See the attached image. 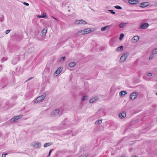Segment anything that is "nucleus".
<instances>
[{
  "label": "nucleus",
  "instance_id": "obj_30",
  "mask_svg": "<svg viewBox=\"0 0 157 157\" xmlns=\"http://www.w3.org/2000/svg\"><path fill=\"white\" fill-rule=\"evenodd\" d=\"M154 57V55L152 53L150 56L149 57V59L151 60V59H152Z\"/></svg>",
  "mask_w": 157,
  "mask_h": 157
},
{
  "label": "nucleus",
  "instance_id": "obj_43",
  "mask_svg": "<svg viewBox=\"0 0 157 157\" xmlns=\"http://www.w3.org/2000/svg\"><path fill=\"white\" fill-rule=\"evenodd\" d=\"M53 19H55L56 21L57 22H58V20L55 17H53Z\"/></svg>",
  "mask_w": 157,
  "mask_h": 157
},
{
  "label": "nucleus",
  "instance_id": "obj_17",
  "mask_svg": "<svg viewBox=\"0 0 157 157\" xmlns=\"http://www.w3.org/2000/svg\"><path fill=\"white\" fill-rule=\"evenodd\" d=\"M34 50V47H31L28 50V52L29 53H32L33 52Z\"/></svg>",
  "mask_w": 157,
  "mask_h": 157
},
{
  "label": "nucleus",
  "instance_id": "obj_32",
  "mask_svg": "<svg viewBox=\"0 0 157 157\" xmlns=\"http://www.w3.org/2000/svg\"><path fill=\"white\" fill-rule=\"evenodd\" d=\"M143 78L146 80L148 81L150 80V78H149L145 76H143Z\"/></svg>",
  "mask_w": 157,
  "mask_h": 157
},
{
  "label": "nucleus",
  "instance_id": "obj_22",
  "mask_svg": "<svg viewBox=\"0 0 157 157\" xmlns=\"http://www.w3.org/2000/svg\"><path fill=\"white\" fill-rule=\"evenodd\" d=\"M123 49V46H121L120 47H118L117 50V52L121 51Z\"/></svg>",
  "mask_w": 157,
  "mask_h": 157
},
{
  "label": "nucleus",
  "instance_id": "obj_47",
  "mask_svg": "<svg viewBox=\"0 0 157 157\" xmlns=\"http://www.w3.org/2000/svg\"><path fill=\"white\" fill-rule=\"evenodd\" d=\"M32 78H29L28 80H30Z\"/></svg>",
  "mask_w": 157,
  "mask_h": 157
},
{
  "label": "nucleus",
  "instance_id": "obj_33",
  "mask_svg": "<svg viewBox=\"0 0 157 157\" xmlns=\"http://www.w3.org/2000/svg\"><path fill=\"white\" fill-rule=\"evenodd\" d=\"M42 17L43 18H47V17L46 16V14L45 13H43Z\"/></svg>",
  "mask_w": 157,
  "mask_h": 157
},
{
  "label": "nucleus",
  "instance_id": "obj_37",
  "mask_svg": "<svg viewBox=\"0 0 157 157\" xmlns=\"http://www.w3.org/2000/svg\"><path fill=\"white\" fill-rule=\"evenodd\" d=\"M65 59L66 58L65 57H63L61 58L60 60L61 61H64Z\"/></svg>",
  "mask_w": 157,
  "mask_h": 157
},
{
  "label": "nucleus",
  "instance_id": "obj_20",
  "mask_svg": "<svg viewBox=\"0 0 157 157\" xmlns=\"http://www.w3.org/2000/svg\"><path fill=\"white\" fill-rule=\"evenodd\" d=\"M76 64L75 62H71L69 64V66L71 67H72L75 66Z\"/></svg>",
  "mask_w": 157,
  "mask_h": 157
},
{
  "label": "nucleus",
  "instance_id": "obj_27",
  "mask_svg": "<svg viewBox=\"0 0 157 157\" xmlns=\"http://www.w3.org/2000/svg\"><path fill=\"white\" fill-rule=\"evenodd\" d=\"M4 17L2 15H0V21H3L4 20Z\"/></svg>",
  "mask_w": 157,
  "mask_h": 157
},
{
  "label": "nucleus",
  "instance_id": "obj_15",
  "mask_svg": "<svg viewBox=\"0 0 157 157\" xmlns=\"http://www.w3.org/2000/svg\"><path fill=\"white\" fill-rule=\"evenodd\" d=\"M127 94V92L126 91H122L120 92L119 95L120 96L123 97L124 96Z\"/></svg>",
  "mask_w": 157,
  "mask_h": 157
},
{
  "label": "nucleus",
  "instance_id": "obj_9",
  "mask_svg": "<svg viewBox=\"0 0 157 157\" xmlns=\"http://www.w3.org/2000/svg\"><path fill=\"white\" fill-rule=\"evenodd\" d=\"M137 94L136 93H132L130 96V98L131 99L134 100L137 97Z\"/></svg>",
  "mask_w": 157,
  "mask_h": 157
},
{
  "label": "nucleus",
  "instance_id": "obj_42",
  "mask_svg": "<svg viewBox=\"0 0 157 157\" xmlns=\"http://www.w3.org/2000/svg\"><path fill=\"white\" fill-rule=\"evenodd\" d=\"M37 17L38 18H42V16L38 15L37 16Z\"/></svg>",
  "mask_w": 157,
  "mask_h": 157
},
{
  "label": "nucleus",
  "instance_id": "obj_13",
  "mask_svg": "<svg viewBox=\"0 0 157 157\" xmlns=\"http://www.w3.org/2000/svg\"><path fill=\"white\" fill-rule=\"evenodd\" d=\"M62 70L61 69V68L59 67L57 68L56 71L55 72L54 74L56 75V76H58L60 72L62 71Z\"/></svg>",
  "mask_w": 157,
  "mask_h": 157
},
{
  "label": "nucleus",
  "instance_id": "obj_24",
  "mask_svg": "<svg viewBox=\"0 0 157 157\" xmlns=\"http://www.w3.org/2000/svg\"><path fill=\"white\" fill-rule=\"evenodd\" d=\"M47 32V30L45 29H43L41 31V33L42 34L45 35Z\"/></svg>",
  "mask_w": 157,
  "mask_h": 157
},
{
  "label": "nucleus",
  "instance_id": "obj_1",
  "mask_svg": "<svg viewBox=\"0 0 157 157\" xmlns=\"http://www.w3.org/2000/svg\"><path fill=\"white\" fill-rule=\"evenodd\" d=\"M91 30L89 29H86L83 30L78 32L76 34L77 35H81L83 34H87L89 33Z\"/></svg>",
  "mask_w": 157,
  "mask_h": 157
},
{
  "label": "nucleus",
  "instance_id": "obj_28",
  "mask_svg": "<svg viewBox=\"0 0 157 157\" xmlns=\"http://www.w3.org/2000/svg\"><path fill=\"white\" fill-rule=\"evenodd\" d=\"M51 145V144L50 143H46L44 144V147H46L48 146H50Z\"/></svg>",
  "mask_w": 157,
  "mask_h": 157
},
{
  "label": "nucleus",
  "instance_id": "obj_44",
  "mask_svg": "<svg viewBox=\"0 0 157 157\" xmlns=\"http://www.w3.org/2000/svg\"><path fill=\"white\" fill-rule=\"evenodd\" d=\"M125 155H123L121 157H125Z\"/></svg>",
  "mask_w": 157,
  "mask_h": 157
},
{
  "label": "nucleus",
  "instance_id": "obj_11",
  "mask_svg": "<svg viewBox=\"0 0 157 157\" xmlns=\"http://www.w3.org/2000/svg\"><path fill=\"white\" fill-rule=\"evenodd\" d=\"M128 2L131 4H136L139 3L138 0H129Z\"/></svg>",
  "mask_w": 157,
  "mask_h": 157
},
{
  "label": "nucleus",
  "instance_id": "obj_25",
  "mask_svg": "<svg viewBox=\"0 0 157 157\" xmlns=\"http://www.w3.org/2000/svg\"><path fill=\"white\" fill-rule=\"evenodd\" d=\"M152 53L154 55L157 53V48H155L153 50Z\"/></svg>",
  "mask_w": 157,
  "mask_h": 157
},
{
  "label": "nucleus",
  "instance_id": "obj_31",
  "mask_svg": "<svg viewBox=\"0 0 157 157\" xmlns=\"http://www.w3.org/2000/svg\"><path fill=\"white\" fill-rule=\"evenodd\" d=\"M8 58L7 57H3L1 61L2 62H4Z\"/></svg>",
  "mask_w": 157,
  "mask_h": 157
},
{
  "label": "nucleus",
  "instance_id": "obj_26",
  "mask_svg": "<svg viewBox=\"0 0 157 157\" xmlns=\"http://www.w3.org/2000/svg\"><path fill=\"white\" fill-rule=\"evenodd\" d=\"M88 96H84L82 99V101H84L87 99Z\"/></svg>",
  "mask_w": 157,
  "mask_h": 157
},
{
  "label": "nucleus",
  "instance_id": "obj_39",
  "mask_svg": "<svg viewBox=\"0 0 157 157\" xmlns=\"http://www.w3.org/2000/svg\"><path fill=\"white\" fill-rule=\"evenodd\" d=\"M52 149H51L50 150L49 152V154H48V156H49L50 155L51 153L52 152Z\"/></svg>",
  "mask_w": 157,
  "mask_h": 157
},
{
  "label": "nucleus",
  "instance_id": "obj_10",
  "mask_svg": "<svg viewBox=\"0 0 157 157\" xmlns=\"http://www.w3.org/2000/svg\"><path fill=\"white\" fill-rule=\"evenodd\" d=\"M139 39V37L137 36H134L132 39V41L133 43L136 42Z\"/></svg>",
  "mask_w": 157,
  "mask_h": 157
},
{
  "label": "nucleus",
  "instance_id": "obj_38",
  "mask_svg": "<svg viewBox=\"0 0 157 157\" xmlns=\"http://www.w3.org/2000/svg\"><path fill=\"white\" fill-rule=\"evenodd\" d=\"M10 31V30L8 29V30H6L5 32V33L6 34H8L9 33Z\"/></svg>",
  "mask_w": 157,
  "mask_h": 157
},
{
  "label": "nucleus",
  "instance_id": "obj_7",
  "mask_svg": "<svg viewBox=\"0 0 157 157\" xmlns=\"http://www.w3.org/2000/svg\"><path fill=\"white\" fill-rule=\"evenodd\" d=\"M21 115L16 116L10 120V122H15L17 120L21 118Z\"/></svg>",
  "mask_w": 157,
  "mask_h": 157
},
{
  "label": "nucleus",
  "instance_id": "obj_35",
  "mask_svg": "<svg viewBox=\"0 0 157 157\" xmlns=\"http://www.w3.org/2000/svg\"><path fill=\"white\" fill-rule=\"evenodd\" d=\"M108 11L109 12H110L111 13L113 14H115L116 13L115 12H114L113 11V10H109Z\"/></svg>",
  "mask_w": 157,
  "mask_h": 157
},
{
  "label": "nucleus",
  "instance_id": "obj_8",
  "mask_svg": "<svg viewBox=\"0 0 157 157\" xmlns=\"http://www.w3.org/2000/svg\"><path fill=\"white\" fill-rule=\"evenodd\" d=\"M149 26V24L147 23H145L142 24L140 26V27L143 29H145L147 28Z\"/></svg>",
  "mask_w": 157,
  "mask_h": 157
},
{
  "label": "nucleus",
  "instance_id": "obj_41",
  "mask_svg": "<svg viewBox=\"0 0 157 157\" xmlns=\"http://www.w3.org/2000/svg\"><path fill=\"white\" fill-rule=\"evenodd\" d=\"M7 154H2V157H5L6 155Z\"/></svg>",
  "mask_w": 157,
  "mask_h": 157
},
{
  "label": "nucleus",
  "instance_id": "obj_6",
  "mask_svg": "<svg viewBox=\"0 0 157 157\" xmlns=\"http://www.w3.org/2000/svg\"><path fill=\"white\" fill-rule=\"evenodd\" d=\"M59 109H55L53 110L51 113V116L52 117L57 116L59 113Z\"/></svg>",
  "mask_w": 157,
  "mask_h": 157
},
{
  "label": "nucleus",
  "instance_id": "obj_29",
  "mask_svg": "<svg viewBox=\"0 0 157 157\" xmlns=\"http://www.w3.org/2000/svg\"><path fill=\"white\" fill-rule=\"evenodd\" d=\"M124 34L123 33H121L120 34V37H119V40H121L123 38L124 36Z\"/></svg>",
  "mask_w": 157,
  "mask_h": 157
},
{
  "label": "nucleus",
  "instance_id": "obj_2",
  "mask_svg": "<svg viewBox=\"0 0 157 157\" xmlns=\"http://www.w3.org/2000/svg\"><path fill=\"white\" fill-rule=\"evenodd\" d=\"M46 95L45 94H44L41 96L37 97L36 100L35 101V103H39L43 101L45 98Z\"/></svg>",
  "mask_w": 157,
  "mask_h": 157
},
{
  "label": "nucleus",
  "instance_id": "obj_45",
  "mask_svg": "<svg viewBox=\"0 0 157 157\" xmlns=\"http://www.w3.org/2000/svg\"><path fill=\"white\" fill-rule=\"evenodd\" d=\"M2 66H1V65H0V70H2Z\"/></svg>",
  "mask_w": 157,
  "mask_h": 157
},
{
  "label": "nucleus",
  "instance_id": "obj_14",
  "mask_svg": "<svg viewBox=\"0 0 157 157\" xmlns=\"http://www.w3.org/2000/svg\"><path fill=\"white\" fill-rule=\"evenodd\" d=\"M98 100V98L97 96L95 97L90 99L89 101V102L90 103H93L95 102Z\"/></svg>",
  "mask_w": 157,
  "mask_h": 157
},
{
  "label": "nucleus",
  "instance_id": "obj_5",
  "mask_svg": "<svg viewBox=\"0 0 157 157\" xmlns=\"http://www.w3.org/2000/svg\"><path fill=\"white\" fill-rule=\"evenodd\" d=\"M74 23L76 25H85L87 23L85 21L82 19L76 20L75 21Z\"/></svg>",
  "mask_w": 157,
  "mask_h": 157
},
{
  "label": "nucleus",
  "instance_id": "obj_36",
  "mask_svg": "<svg viewBox=\"0 0 157 157\" xmlns=\"http://www.w3.org/2000/svg\"><path fill=\"white\" fill-rule=\"evenodd\" d=\"M152 75V74L151 73H148L147 74V76L148 77H151Z\"/></svg>",
  "mask_w": 157,
  "mask_h": 157
},
{
  "label": "nucleus",
  "instance_id": "obj_34",
  "mask_svg": "<svg viewBox=\"0 0 157 157\" xmlns=\"http://www.w3.org/2000/svg\"><path fill=\"white\" fill-rule=\"evenodd\" d=\"M115 8L118 9H122V8L120 6H115Z\"/></svg>",
  "mask_w": 157,
  "mask_h": 157
},
{
  "label": "nucleus",
  "instance_id": "obj_12",
  "mask_svg": "<svg viewBox=\"0 0 157 157\" xmlns=\"http://www.w3.org/2000/svg\"><path fill=\"white\" fill-rule=\"evenodd\" d=\"M149 5L148 2H142L140 4V6L141 7L144 8Z\"/></svg>",
  "mask_w": 157,
  "mask_h": 157
},
{
  "label": "nucleus",
  "instance_id": "obj_40",
  "mask_svg": "<svg viewBox=\"0 0 157 157\" xmlns=\"http://www.w3.org/2000/svg\"><path fill=\"white\" fill-rule=\"evenodd\" d=\"M23 4L26 6H28L29 5V4L27 3L26 2H24L23 3Z\"/></svg>",
  "mask_w": 157,
  "mask_h": 157
},
{
  "label": "nucleus",
  "instance_id": "obj_16",
  "mask_svg": "<svg viewBox=\"0 0 157 157\" xmlns=\"http://www.w3.org/2000/svg\"><path fill=\"white\" fill-rule=\"evenodd\" d=\"M126 116V113L125 112H123L120 113L119 115V117L121 118H122L125 117Z\"/></svg>",
  "mask_w": 157,
  "mask_h": 157
},
{
  "label": "nucleus",
  "instance_id": "obj_21",
  "mask_svg": "<svg viewBox=\"0 0 157 157\" xmlns=\"http://www.w3.org/2000/svg\"><path fill=\"white\" fill-rule=\"evenodd\" d=\"M109 25H107L101 28V30L102 31H104L106 30L109 27Z\"/></svg>",
  "mask_w": 157,
  "mask_h": 157
},
{
  "label": "nucleus",
  "instance_id": "obj_18",
  "mask_svg": "<svg viewBox=\"0 0 157 157\" xmlns=\"http://www.w3.org/2000/svg\"><path fill=\"white\" fill-rule=\"evenodd\" d=\"M18 62V59L17 58L13 59L12 61V63L13 64H15Z\"/></svg>",
  "mask_w": 157,
  "mask_h": 157
},
{
  "label": "nucleus",
  "instance_id": "obj_23",
  "mask_svg": "<svg viewBox=\"0 0 157 157\" xmlns=\"http://www.w3.org/2000/svg\"><path fill=\"white\" fill-rule=\"evenodd\" d=\"M102 120H100L96 121L95 122V124H101L102 123Z\"/></svg>",
  "mask_w": 157,
  "mask_h": 157
},
{
  "label": "nucleus",
  "instance_id": "obj_4",
  "mask_svg": "<svg viewBox=\"0 0 157 157\" xmlns=\"http://www.w3.org/2000/svg\"><path fill=\"white\" fill-rule=\"evenodd\" d=\"M31 145L36 148H40L41 146L40 143L37 142H32L31 144Z\"/></svg>",
  "mask_w": 157,
  "mask_h": 157
},
{
  "label": "nucleus",
  "instance_id": "obj_19",
  "mask_svg": "<svg viewBox=\"0 0 157 157\" xmlns=\"http://www.w3.org/2000/svg\"><path fill=\"white\" fill-rule=\"evenodd\" d=\"M127 23H121L119 25L120 28H122L125 27Z\"/></svg>",
  "mask_w": 157,
  "mask_h": 157
},
{
  "label": "nucleus",
  "instance_id": "obj_48",
  "mask_svg": "<svg viewBox=\"0 0 157 157\" xmlns=\"http://www.w3.org/2000/svg\"><path fill=\"white\" fill-rule=\"evenodd\" d=\"M52 18H53V17H53V16H52Z\"/></svg>",
  "mask_w": 157,
  "mask_h": 157
},
{
  "label": "nucleus",
  "instance_id": "obj_46",
  "mask_svg": "<svg viewBox=\"0 0 157 157\" xmlns=\"http://www.w3.org/2000/svg\"><path fill=\"white\" fill-rule=\"evenodd\" d=\"M65 128V126H64L63 127V128H62V129H63L64 128Z\"/></svg>",
  "mask_w": 157,
  "mask_h": 157
},
{
  "label": "nucleus",
  "instance_id": "obj_3",
  "mask_svg": "<svg viewBox=\"0 0 157 157\" xmlns=\"http://www.w3.org/2000/svg\"><path fill=\"white\" fill-rule=\"evenodd\" d=\"M128 56V53H125L123 54L121 56L120 61V62H123L124 61Z\"/></svg>",
  "mask_w": 157,
  "mask_h": 157
},
{
  "label": "nucleus",
  "instance_id": "obj_49",
  "mask_svg": "<svg viewBox=\"0 0 157 157\" xmlns=\"http://www.w3.org/2000/svg\"><path fill=\"white\" fill-rule=\"evenodd\" d=\"M156 95H157V93L156 94Z\"/></svg>",
  "mask_w": 157,
  "mask_h": 157
}]
</instances>
